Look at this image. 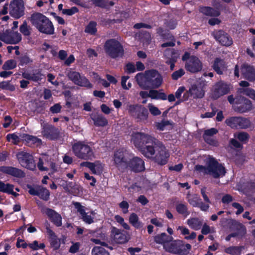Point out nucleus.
Here are the masks:
<instances>
[{"mask_svg": "<svg viewBox=\"0 0 255 255\" xmlns=\"http://www.w3.org/2000/svg\"><path fill=\"white\" fill-rule=\"evenodd\" d=\"M229 91L230 88L228 85L222 82H219L215 85L212 98L214 99H218L220 96L227 94Z\"/></svg>", "mask_w": 255, "mask_h": 255, "instance_id": "nucleus-22", "label": "nucleus"}, {"mask_svg": "<svg viewBox=\"0 0 255 255\" xmlns=\"http://www.w3.org/2000/svg\"><path fill=\"white\" fill-rule=\"evenodd\" d=\"M43 212L56 226L60 227L62 225V217L54 210L46 208L43 209Z\"/></svg>", "mask_w": 255, "mask_h": 255, "instance_id": "nucleus-23", "label": "nucleus"}, {"mask_svg": "<svg viewBox=\"0 0 255 255\" xmlns=\"http://www.w3.org/2000/svg\"><path fill=\"white\" fill-rule=\"evenodd\" d=\"M186 199L191 206L193 207H199L202 211H207L209 208V205L202 202L197 194H191L188 192Z\"/></svg>", "mask_w": 255, "mask_h": 255, "instance_id": "nucleus-16", "label": "nucleus"}, {"mask_svg": "<svg viewBox=\"0 0 255 255\" xmlns=\"http://www.w3.org/2000/svg\"><path fill=\"white\" fill-rule=\"evenodd\" d=\"M104 166L100 161H96L93 162V165L90 169L93 174L96 175L101 174L103 171Z\"/></svg>", "mask_w": 255, "mask_h": 255, "instance_id": "nucleus-39", "label": "nucleus"}, {"mask_svg": "<svg viewBox=\"0 0 255 255\" xmlns=\"http://www.w3.org/2000/svg\"><path fill=\"white\" fill-rule=\"evenodd\" d=\"M67 76L75 84L80 86L91 87V84L89 81L84 76H81L77 72L70 71L68 72Z\"/></svg>", "mask_w": 255, "mask_h": 255, "instance_id": "nucleus-19", "label": "nucleus"}, {"mask_svg": "<svg viewBox=\"0 0 255 255\" xmlns=\"http://www.w3.org/2000/svg\"><path fill=\"white\" fill-rule=\"evenodd\" d=\"M24 6L23 0H12L9 4V14L18 19L24 14Z\"/></svg>", "mask_w": 255, "mask_h": 255, "instance_id": "nucleus-11", "label": "nucleus"}, {"mask_svg": "<svg viewBox=\"0 0 255 255\" xmlns=\"http://www.w3.org/2000/svg\"><path fill=\"white\" fill-rule=\"evenodd\" d=\"M205 161L207 167L197 165L195 166L196 170L200 172L209 174L214 178H219L225 175V167L221 164L219 163L215 158L208 155L206 157Z\"/></svg>", "mask_w": 255, "mask_h": 255, "instance_id": "nucleus-3", "label": "nucleus"}, {"mask_svg": "<svg viewBox=\"0 0 255 255\" xmlns=\"http://www.w3.org/2000/svg\"><path fill=\"white\" fill-rule=\"evenodd\" d=\"M79 12V9L76 6H73L70 8H65L62 10V13L67 15H72Z\"/></svg>", "mask_w": 255, "mask_h": 255, "instance_id": "nucleus-56", "label": "nucleus"}, {"mask_svg": "<svg viewBox=\"0 0 255 255\" xmlns=\"http://www.w3.org/2000/svg\"><path fill=\"white\" fill-rule=\"evenodd\" d=\"M129 223L136 229L143 227L142 223L139 221L138 216L135 213H132L129 217Z\"/></svg>", "mask_w": 255, "mask_h": 255, "instance_id": "nucleus-41", "label": "nucleus"}, {"mask_svg": "<svg viewBox=\"0 0 255 255\" xmlns=\"http://www.w3.org/2000/svg\"><path fill=\"white\" fill-rule=\"evenodd\" d=\"M184 74V70L183 69H180L172 73V78L173 80H177L182 77Z\"/></svg>", "mask_w": 255, "mask_h": 255, "instance_id": "nucleus-63", "label": "nucleus"}, {"mask_svg": "<svg viewBox=\"0 0 255 255\" xmlns=\"http://www.w3.org/2000/svg\"><path fill=\"white\" fill-rule=\"evenodd\" d=\"M104 48H123V47L118 40L110 39L106 41Z\"/></svg>", "mask_w": 255, "mask_h": 255, "instance_id": "nucleus-43", "label": "nucleus"}, {"mask_svg": "<svg viewBox=\"0 0 255 255\" xmlns=\"http://www.w3.org/2000/svg\"><path fill=\"white\" fill-rule=\"evenodd\" d=\"M232 205L235 209L237 210L236 212L237 215H240L243 212L244 208L240 204L237 202H234L232 203Z\"/></svg>", "mask_w": 255, "mask_h": 255, "instance_id": "nucleus-64", "label": "nucleus"}, {"mask_svg": "<svg viewBox=\"0 0 255 255\" xmlns=\"http://www.w3.org/2000/svg\"><path fill=\"white\" fill-rule=\"evenodd\" d=\"M125 168H129L135 172L142 171L144 170V162L140 158L134 157L129 162L127 161V165Z\"/></svg>", "mask_w": 255, "mask_h": 255, "instance_id": "nucleus-20", "label": "nucleus"}, {"mask_svg": "<svg viewBox=\"0 0 255 255\" xmlns=\"http://www.w3.org/2000/svg\"><path fill=\"white\" fill-rule=\"evenodd\" d=\"M215 232V229L214 227H210L206 224H204L203 226L201 233L203 235H207L210 233H214Z\"/></svg>", "mask_w": 255, "mask_h": 255, "instance_id": "nucleus-60", "label": "nucleus"}, {"mask_svg": "<svg viewBox=\"0 0 255 255\" xmlns=\"http://www.w3.org/2000/svg\"><path fill=\"white\" fill-rule=\"evenodd\" d=\"M176 210L179 214L182 215L185 217H187L190 214L188 207L185 204L178 203L176 206Z\"/></svg>", "mask_w": 255, "mask_h": 255, "instance_id": "nucleus-42", "label": "nucleus"}, {"mask_svg": "<svg viewBox=\"0 0 255 255\" xmlns=\"http://www.w3.org/2000/svg\"><path fill=\"white\" fill-rule=\"evenodd\" d=\"M147 107L148 108V110L151 113L153 116H158L160 115L161 112L160 110L155 107L154 105H153L152 104H148Z\"/></svg>", "mask_w": 255, "mask_h": 255, "instance_id": "nucleus-58", "label": "nucleus"}, {"mask_svg": "<svg viewBox=\"0 0 255 255\" xmlns=\"http://www.w3.org/2000/svg\"><path fill=\"white\" fill-rule=\"evenodd\" d=\"M42 133L44 136L51 139H56L58 137L57 129L52 126L44 127Z\"/></svg>", "mask_w": 255, "mask_h": 255, "instance_id": "nucleus-27", "label": "nucleus"}, {"mask_svg": "<svg viewBox=\"0 0 255 255\" xmlns=\"http://www.w3.org/2000/svg\"><path fill=\"white\" fill-rule=\"evenodd\" d=\"M153 147L155 149L154 155L155 154L154 157L155 161L159 164H165L167 162L169 156V154L165 147L162 144L156 145V143Z\"/></svg>", "mask_w": 255, "mask_h": 255, "instance_id": "nucleus-13", "label": "nucleus"}, {"mask_svg": "<svg viewBox=\"0 0 255 255\" xmlns=\"http://www.w3.org/2000/svg\"><path fill=\"white\" fill-rule=\"evenodd\" d=\"M93 255H109V253L102 247H95L92 251Z\"/></svg>", "mask_w": 255, "mask_h": 255, "instance_id": "nucleus-51", "label": "nucleus"}, {"mask_svg": "<svg viewBox=\"0 0 255 255\" xmlns=\"http://www.w3.org/2000/svg\"><path fill=\"white\" fill-rule=\"evenodd\" d=\"M22 138L30 146H38L41 144V140L35 136L23 133L22 134Z\"/></svg>", "mask_w": 255, "mask_h": 255, "instance_id": "nucleus-31", "label": "nucleus"}, {"mask_svg": "<svg viewBox=\"0 0 255 255\" xmlns=\"http://www.w3.org/2000/svg\"><path fill=\"white\" fill-rule=\"evenodd\" d=\"M136 36L143 43V45H147L151 42V34L146 30L140 31L136 34Z\"/></svg>", "mask_w": 255, "mask_h": 255, "instance_id": "nucleus-28", "label": "nucleus"}, {"mask_svg": "<svg viewBox=\"0 0 255 255\" xmlns=\"http://www.w3.org/2000/svg\"><path fill=\"white\" fill-rule=\"evenodd\" d=\"M212 35L223 46L229 47L233 44L232 38L223 30H215L213 32Z\"/></svg>", "mask_w": 255, "mask_h": 255, "instance_id": "nucleus-17", "label": "nucleus"}, {"mask_svg": "<svg viewBox=\"0 0 255 255\" xmlns=\"http://www.w3.org/2000/svg\"><path fill=\"white\" fill-rule=\"evenodd\" d=\"M129 153L125 149H120L114 154V161L116 166L119 169L125 168L127 165Z\"/></svg>", "mask_w": 255, "mask_h": 255, "instance_id": "nucleus-14", "label": "nucleus"}, {"mask_svg": "<svg viewBox=\"0 0 255 255\" xmlns=\"http://www.w3.org/2000/svg\"><path fill=\"white\" fill-rule=\"evenodd\" d=\"M16 66V62L13 60H9L6 61L2 66L4 70H10L14 69Z\"/></svg>", "mask_w": 255, "mask_h": 255, "instance_id": "nucleus-53", "label": "nucleus"}, {"mask_svg": "<svg viewBox=\"0 0 255 255\" xmlns=\"http://www.w3.org/2000/svg\"><path fill=\"white\" fill-rule=\"evenodd\" d=\"M218 132V130L215 128H211L205 130L203 138L205 141L209 144L217 146L218 145V141L213 137V135Z\"/></svg>", "mask_w": 255, "mask_h": 255, "instance_id": "nucleus-25", "label": "nucleus"}, {"mask_svg": "<svg viewBox=\"0 0 255 255\" xmlns=\"http://www.w3.org/2000/svg\"><path fill=\"white\" fill-rule=\"evenodd\" d=\"M226 124L232 128L244 129L251 126L250 121L241 117H233L228 118L225 121Z\"/></svg>", "mask_w": 255, "mask_h": 255, "instance_id": "nucleus-9", "label": "nucleus"}, {"mask_svg": "<svg viewBox=\"0 0 255 255\" xmlns=\"http://www.w3.org/2000/svg\"><path fill=\"white\" fill-rule=\"evenodd\" d=\"M177 230L180 231L181 234L184 236L189 235L185 237V239L186 240H193L196 238V234L195 232H192L190 234L189 230L184 226H178L177 228Z\"/></svg>", "mask_w": 255, "mask_h": 255, "instance_id": "nucleus-37", "label": "nucleus"}, {"mask_svg": "<svg viewBox=\"0 0 255 255\" xmlns=\"http://www.w3.org/2000/svg\"><path fill=\"white\" fill-rule=\"evenodd\" d=\"M187 224L190 228L194 230H199L202 225V221L198 218H192L188 219Z\"/></svg>", "mask_w": 255, "mask_h": 255, "instance_id": "nucleus-35", "label": "nucleus"}, {"mask_svg": "<svg viewBox=\"0 0 255 255\" xmlns=\"http://www.w3.org/2000/svg\"><path fill=\"white\" fill-rule=\"evenodd\" d=\"M0 171L16 177H22L24 176V173L21 170L12 167L1 166Z\"/></svg>", "mask_w": 255, "mask_h": 255, "instance_id": "nucleus-26", "label": "nucleus"}, {"mask_svg": "<svg viewBox=\"0 0 255 255\" xmlns=\"http://www.w3.org/2000/svg\"><path fill=\"white\" fill-rule=\"evenodd\" d=\"M14 186L13 185L8 184V183H4L2 181H0V191L6 193L8 194H11L15 197H16L18 195L17 193L14 192L13 191Z\"/></svg>", "mask_w": 255, "mask_h": 255, "instance_id": "nucleus-32", "label": "nucleus"}, {"mask_svg": "<svg viewBox=\"0 0 255 255\" xmlns=\"http://www.w3.org/2000/svg\"><path fill=\"white\" fill-rule=\"evenodd\" d=\"M31 24L41 33L51 35L54 32V27L51 21L41 13L35 12L31 15Z\"/></svg>", "mask_w": 255, "mask_h": 255, "instance_id": "nucleus-4", "label": "nucleus"}, {"mask_svg": "<svg viewBox=\"0 0 255 255\" xmlns=\"http://www.w3.org/2000/svg\"><path fill=\"white\" fill-rule=\"evenodd\" d=\"M182 60L186 61L185 68L191 73H196L202 69V63L199 59L194 56H190L188 52H185L182 56Z\"/></svg>", "mask_w": 255, "mask_h": 255, "instance_id": "nucleus-8", "label": "nucleus"}, {"mask_svg": "<svg viewBox=\"0 0 255 255\" xmlns=\"http://www.w3.org/2000/svg\"><path fill=\"white\" fill-rule=\"evenodd\" d=\"M199 10L200 12L206 16L218 17L221 14V12L214 9L213 7L211 6H200Z\"/></svg>", "mask_w": 255, "mask_h": 255, "instance_id": "nucleus-29", "label": "nucleus"}, {"mask_svg": "<svg viewBox=\"0 0 255 255\" xmlns=\"http://www.w3.org/2000/svg\"><path fill=\"white\" fill-rule=\"evenodd\" d=\"M164 55L167 59L171 60L172 62H176L180 56L179 51L176 49H166Z\"/></svg>", "mask_w": 255, "mask_h": 255, "instance_id": "nucleus-33", "label": "nucleus"}, {"mask_svg": "<svg viewBox=\"0 0 255 255\" xmlns=\"http://www.w3.org/2000/svg\"><path fill=\"white\" fill-rule=\"evenodd\" d=\"M0 39L7 44H15L21 40L20 33L13 31H6L0 36Z\"/></svg>", "mask_w": 255, "mask_h": 255, "instance_id": "nucleus-18", "label": "nucleus"}, {"mask_svg": "<svg viewBox=\"0 0 255 255\" xmlns=\"http://www.w3.org/2000/svg\"><path fill=\"white\" fill-rule=\"evenodd\" d=\"M94 124L97 126L104 127L108 124L107 120L102 115H98L93 118Z\"/></svg>", "mask_w": 255, "mask_h": 255, "instance_id": "nucleus-47", "label": "nucleus"}, {"mask_svg": "<svg viewBox=\"0 0 255 255\" xmlns=\"http://www.w3.org/2000/svg\"><path fill=\"white\" fill-rule=\"evenodd\" d=\"M129 114L134 118L137 122L146 123L148 118V112L147 109L141 105H131L128 106Z\"/></svg>", "mask_w": 255, "mask_h": 255, "instance_id": "nucleus-7", "label": "nucleus"}, {"mask_svg": "<svg viewBox=\"0 0 255 255\" xmlns=\"http://www.w3.org/2000/svg\"><path fill=\"white\" fill-rule=\"evenodd\" d=\"M191 248L189 244L184 245L181 240H174L169 242V244H165V250L169 253L179 255H186Z\"/></svg>", "mask_w": 255, "mask_h": 255, "instance_id": "nucleus-6", "label": "nucleus"}, {"mask_svg": "<svg viewBox=\"0 0 255 255\" xmlns=\"http://www.w3.org/2000/svg\"><path fill=\"white\" fill-rule=\"evenodd\" d=\"M6 138L9 142H11L14 144H18L20 140H23V138H22V134L19 135L16 133L8 134L6 135Z\"/></svg>", "mask_w": 255, "mask_h": 255, "instance_id": "nucleus-46", "label": "nucleus"}, {"mask_svg": "<svg viewBox=\"0 0 255 255\" xmlns=\"http://www.w3.org/2000/svg\"><path fill=\"white\" fill-rule=\"evenodd\" d=\"M93 4L96 7L105 8L106 7L105 0H90Z\"/></svg>", "mask_w": 255, "mask_h": 255, "instance_id": "nucleus-62", "label": "nucleus"}, {"mask_svg": "<svg viewBox=\"0 0 255 255\" xmlns=\"http://www.w3.org/2000/svg\"><path fill=\"white\" fill-rule=\"evenodd\" d=\"M172 240V237L167 236L165 233H162L154 237V241L157 244H162L164 249L165 244H169V242Z\"/></svg>", "mask_w": 255, "mask_h": 255, "instance_id": "nucleus-30", "label": "nucleus"}, {"mask_svg": "<svg viewBox=\"0 0 255 255\" xmlns=\"http://www.w3.org/2000/svg\"><path fill=\"white\" fill-rule=\"evenodd\" d=\"M97 25V24L96 21H90L86 26L85 32L91 35H95L97 32V29L96 28Z\"/></svg>", "mask_w": 255, "mask_h": 255, "instance_id": "nucleus-45", "label": "nucleus"}, {"mask_svg": "<svg viewBox=\"0 0 255 255\" xmlns=\"http://www.w3.org/2000/svg\"><path fill=\"white\" fill-rule=\"evenodd\" d=\"M105 52L112 58H117L123 55L124 49H105Z\"/></svg>", "mask_w": 255, "mask_h": 255, "instance_id": "nucleus-40", "label": "nucleus"}, {"mask_svg": "<svg viewBox=\"0 0 255 255\" xmlns=\"http://www.w3.org/2000/svg\"><path fill=\"white\" fill-rule=\"evenodd\" d=\"M212 5L214 9L221 12V10L225 9L226 6L223 5L219 0H215L213 1Z\"/></svg>", "mask_w": 255, "mask_h": 255, "instance_id": "nucleus-59", "label": "nucleus"}, {"mask_svg": "<svg viewBox=\"0 0 255 255\" xmlns=\"http://www.w3.org/2000/svg\"><path fill=\"white\" fill-rule=\"evenodd\" d=\"M131 142L146 157H153L155 149L153 145L155 138L151 135L141 132H133Z\"/></svg>", "mask_w": 255, "mask_h": 255, "instance_id": "nucleus-1", "label": "nucleus"}, {"mask_svg": "<svg viewBox=\"0 0 255 255\" xmlns=\"http://www.w3.org/2000/svg\"><path fill=\"white\" fill-rule=\"evenodd\" d=\"M111 236L114 241L118 244H124L128 241L129 238L126 232L113 227L111 229Z\"/></svg>", "mask_w": 255, "mask_h": 255, "instance_id": "nucleus-21", "label": "nucleus"}, {"mask_svg": "<svg viewBox=\"0 0 255 255\" xmlns=\"http://www.w3.org/2000/svg\"><path fill=\"white\" fill-rule=\"evenodd\" d=\"M17 157L22 166L31 170L35 168V164L33 157L28 153L24 151L19 152L17 154Z\"/></svg>", "mask_w": 255, "mask_h": 255, "instance_id": "nucleus-15", "label": "nucleus"}, {"mask_svg": "<svg viewBox=\"0 0 255 255\" xmlns=\"http://www.w3.org/2000/svg\"><path fill=\"white\" fill-rule=\"evenodd\" d=\"M239 92L241 93H243V94L246 95V96H248L249 97H250L253 100L255 101V90L251 89V88H241L239 89Z\"/></svg>", "mask_w": 255, "mask_h": 255, "instance_id": "nucleus-49", "label": "nucleus"}, {"mask_svg": "<svg viewBox=\"0 0 255 255\" xmlns=\"http://www.w3.org/2000/svg\"><path fill=\"white\" fill-rule=\"evenodd\" d=\"M138 85L142 89L158 88L162 83L161 75L156 70L146 71L145 73H139L135 76Z\"/></svg>", "mask_w": 255, "mask_h": 255, "instance_id": "nucleus-2", "label": "nucleus"}, {"mask_svg": "<svg viewBox=\"0 0 255 255\" xmlns=\"http://www.w3.org/2000/svg\"><path fill=\"white\" fill-rule=\"evenodd\" d=\"M234 137L243 142H246L249 138V135L245 132H240L234 134Z\"/></svg>", "mask_w": 255, "mask_h": 255, "instance_id": "nucleus-52", "label": "nucleus"}, {"mask_svg": "<svg viewBox=\"0 0 255 255\" xmlns=\"http://www.w3.org/2000/svg\"><path fill=\"white\" fill-rule=\"evenodd\" d=\"M166 26L170 29H174L177 25V21L174 18H171L165 22Z\"/></svg>", "mask_w": 255, "mask_h": 255, "instance_id": "nucleus-55", "label": "nucleus"}, {"mask_svg": "<svg viewBox=\"0 0 255 255\" xmlns=\"http://www.w3.org/2000/svg\"><path fill=\"white\" fill-rule=\"evenodd\" d=\"M74 205L75 208L77 210V211L80 213L81 217H83L86 214L84 209V207L82 206L78 202L74 203Z\"/></svg>", "mask_w": 255, "mask_h": 255, "instance_id": "nucleus-61", "label": "nucleus"}, {"mask_svg": "<svg viewBox=\"0 0 255 255\" xmlns=\"http://www.w3.org/2000/svg\"><path fill=\"white\" fill-rule=\"evenodd\" d=\"M156 33L164 42L161 45L162 48L173 47L175 45L176 40L174 36L169 30H165L162 27H159L156 29Z\"/></svg>", "mask_w": 255, "mask_h": 255, "instance_id": "nucleus-10", "label": "nucleus"}, {"mask_svg": "<svg viewBox=\"0 0 255 255\" xmlns=\"http://www.w3.org/2000/svg\"><path fill=\"white\" fill-rule=\"evenodd\" d=\"M244 249L243 246H231L225 248L224 252L231 255H240Z\"/></svg>", "mask_w": 255, "mask_h": 255, "instance_id": "nucleus-38", "label": "nucleus"}, {"mask_svg": "<svg viewBox=\"0 0 255 255\" xmlns=\"http://www.w3.org/2000/svg\"><path fill=\"white\" fill-rule=\"evenodd\" d=\"M28 247L33 250H38L39 249H43L45 247L43 243L38 244L36 241H34L32 243L28 244Z\"/></svg>", "mask_w": 255, "mask_h": 255, "instance_id": "nucleus-57", "label": "nucleus"}, {"mask_svg": "<svg viewBox=\"0 0 255 255\" xmlns=\"http://www.w3.org/2000/svg\"><path fill=\"white\" fill-rule=\"evenodd\" d=\"M241 73L243 78L250 81L255 80V70L253 66L248 64H243L241 66Z\"/></svg>", "mask_w": 255, "mask_h": 255, "instance_id": "nucleus-24", "label": "nucleus"}, {"mask_svg": "<svg viewBox=\"0 0 255 255\" xmlns=\"http://www.w3.org/2000/svg\"><path fill=\"white\" fill-rule=\"evenodd\" d=\"M0 88L11 91L14 90L15 87L9 81H3L0 83Z\"/></svg>", "mask_w": 255, "mask_h": 255, "instance_id": "nucleus-54", "label": "nucleus"}, {"mask_svg": "<svg viewBox=\"0 0 255 255\" xmlns=\"http://www.w3.org/2000/svg\"><path fill=\"white\" fill-rule=\"evenodd\" d=\"M149 97L153 99H161L165 100L167 96L164 93H160L157 90H151L149 91Z\"/></svg>", "mask_w": 255, "mask_h": 255, "instance_id": "nucleus-44", "label": "nucleus"}, {"mask_svg": "<svg viewBox=\"0 0 255 255\" xmlns=\"http://www.w3.org/2000/svg\"><path fill=\"white\" fill-rule=\"evenodd\" d=\"M214 69L219 74H222L223 71L226 68L225 62L219 58H216L213 64Z\"/></svg>", "mask_w": 255, "mask_h": 255, "instance_id": "nucleus-36", "label": "nucleus"}, {"mask_svg": "<svg viewBox=\"0 0 255 255\" xmlns=\"http://www.w3.org/2000/svg\"><path fill=\"white\" fill-rule=\"evenodd\" d=\"M19 31L23 35L27 36V39L29 40L28 37L31 32L26 21H23L22 24L20 26Z\"/></svg>", "mask_w": 255, "mask_h": 255, "instance_id": "nucleus-50", "label": "nucleus"}, {"mask_svg": "<svg viewBox=\"0 0 255 255\" xmlns=\"http://www.w3.org/2000/svg\"><path fill=\"white\" fill-rule=\"evenodd\" d=\"M37 196L41 199L47 201L49 199L50 192L46 188L42 187H38V193Z\"/></svg>", "mask_w": 255, "mask_h": 255, "instance_id": "nucleus-48", "label": "nucleus"}, {"mask_svg": "<svg viewBox=\"0 0 255 255\" xmlns=\"http://www.w3.org/2000/svg\"><path fill=\"white\" fill-rule=\"evenodd\" d=\"M243 104L237 107L238 111L240 113H245L252 108V102L246 98H242Z\"/></svg>", "mask_w": 255, "mask_h": 255, "instance_id": "nucleus-34", "label": "nucleus"}, {"mask_svg": "<svg viewBox=\"0 0 255 255\" xmlns=\"http://www.w3.org/2000/svg\"><path fill=\"white\" fill-rule=\"evenodd\" d=\"M72 148L75 155L80 159L92 160L95 158L90 143L82 141H77L73 144Z\"/></svg>", "mask_w": 255, "mask_h": 255, "instance_id": "nucleus-5", "label": "nucleus"}, {"mask_svg": "<svg viewBox=\"0 0 255 255\" xmlns=\"http://www.w3.org/2000/svg\"><path fill=\"white\" fill-rule=\"evenodd\" d=\"M204 87V84L201 82H197L192 84L189 91L184 94V100H186L188 99L189 94L194 98H202L205 94Z\"/></svg>", "mask_w": 255, "mask_h": 255, "instance_id": "nucleus-12", "label": "nucleus"}]
</instances>
